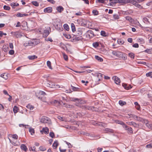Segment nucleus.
<instances>
[{"instance_id": "1", "label": "nucleus", "mask_w": 152, "mask_h": 152, "mask_svg": "<svg viewBox=\"0 0 152 152\" xmlns=\"http://www.w3.org/2000/svg\"><path fill=\"white\" fill-rule=\"evenodd\" d=\"M113 55L120 58H124V59L127 58L126 54L118 50H113L112 52Z\"/></svg>"}, {"instance_id": "2", "label": "nucleus", "mask_w": 152, "mask_h": 152, "mask_svg": "<svg viewBox=\"0 0 152 152\" xmlns=\"http://www.w3.org/2000/svg\"><path fill=\"white\" fill-rule=\"evenodd\" d=\"M46 86L48 87L52 88H58L60 87L58 85H56L55 83L52 81H48L46 83Z\"/></svg>"}, {"instance_id": "3", "label": "nucleus", "mask_w": 152, "mask_h": 152, "mask_svg": "<svg viewBox=\"0 0 152 152\" xmlns=\"http://www.w3.org/2000/svg\"><path fill=\"white\" fill-rule=\"evenodd\" d=\"M132 116L134 119L139 121L143 123H146V122H147V120L141 117H138L136 115H132Z\"/></svg>"}, {"instance_id": "4", "label": "nucleus", "mask_w": 152, "mask_h": 152, "mask_svg": "<svg viewBox=\"0 0 152 152\" xmlns=\"http://www.w3.org/2000/svg\"><path fill=\"white\" fill-rule=\"evenodd\" d=\"M40 121L42 123H48L49 124H50L51 122L50 119L48 118L45 116L42 117Z\"/></svg>"}, {"instance_id": "5", "label": "nucleus", "mask_w": 152, "mask_h": 152, "mask_svg": "<svg viewBox=\"0 0 152 152\" xmlns=\"http://www.w3.org/2000/svg\"><path fill=\"white\" fill-rule=\"evenodd\" d=\"M86 34L87 37L90 38H92L94 36V32L91 30L88 31L86 33Z\"/></svg>"}, {"instance_id": "6", "label": "nucleus", "mask_w": 152, "mask_h": 152, "mask_svg": "<svg viewBox=\"0 0 152 152\" xmlns=\"http://www.w3.org/2000/svg\"><path fill=\"white\" fill-rule=\"evenodd\" d=\"M50 30V28H47L44 30L43 33V36L44 37H46L49 34L50 32L49 29Z\"/></svg>"}, {"instance_id": "7", "label": "nucleus", "mask_w": 152, "mask_h": 152, "mask_svg": "<svg viewBox=\"0 0 152 152\" xmlns=\"http://www.w3.org/2000/svg\"><path fill=\"white\" fill-rule=\"evenodd\" d=\"M37 40L36 39H34L28 41L29 46H32L37 45L38 43L36 41Z\"/></svg>"}, {"instance_id": "8", "label": "nucleus", "mask_w": 152, "mask_h": 152, "mask_svg": "<svg viewBox=\"0 0 152 152\" xmlns=\"http://www.w3.org/2000/svg\"><path fill=\"white\" fill-rule=\"evenodd\" d=\"M126 126V127H123V128H124L125 130L127 131L128 133L129 134H133V132L132 128L131 127L128 126L127 125Z\"/></svg>"}, {"instance_id": "9", "label": "nucleus", "mask_w": 152, "mask_h": 152, "mask_svg": "<svg viewBox=\"0 0 152 152\" xmlns=\"http://www.w3.org/2000/svg\"><path fill=\"white\" fill-rule=\"evenodd\" d=\"M126 123L129 125L132 126L134 127L137 128L139 127V125L133 121L127 122Z\"/></svg>"}, {"instance_id": "10", "label": "nucleus", "mask_w": 152, "mask_h": 152, "mask_svg": "<svg viewBox=\"0 0 152 152\" xmlns=\"http://www.w3.org/2000/svg\"><path fill=\"white\" fill-rule=\"evenodd\" d=\"M43 94H45V92L42 91H39V92L36 93V96L38 98V99L40 98L41 97Z\"/></svg>"}, {"instance_id": "11", "label": "nucleus", "mask_w": 152, "mask_h": 152, "mask_svg": "<svg viewBox=\"0 0 152 152\" xmlns=\"http://www.w3.org/2000/svg\"><path fill=\"white\" fill-rule=\"evenodd\" d=\"M51 103L52 104H56L58 105H62V104H63V102L62 101H58L56 99L53 100L52 101H51Z\"/></svg>"}, {"instance_id": "12", "label": "nucleus", "mask_w": 152, "mask_h": 152, "mask_svg": "<svg viewBox=\"0 0 152 152\" xmlns=\"http://www.w3.org/2000/svg\"><path fill=\"white\" fill-rule=\"evenodd\" d=\"M11 33L17 38L20 37L21 36V35L18 31L12 32Z\"/></svg>"}, {"instance_id": "13", "label": "nucleus", "mask_w": 152, "mask_h": 152, "mask_svg": "<svg viewBox=\"0 0 152 152\" xmlns=\"http://www.w3.org/2000/svg\"><path fill=\"white\" fill-rule=\"evenodd\" d=\"M113 79L114 80L115 83L116 84H118L120 83V80L118 77L117 76H114Z\"/></svg>"}, {"instance_id": "14", "label": "nucleus", "mask_w": 152, "mask_h": 152, "mask_svg": "<svg viewBox=\"0 0 152 152\" xmlns=\"http://www.w3.org/2000/svg\"><path fill=\"white\" fill-rule=\"evenodd\" d=\"M52 11V8L51 7H48L45 8L44 11L45 12L51 13Z\"/></svg>"}, {"instance_id": "15", "label": "nucleus", "mask_w": 152, "mask_h": 152, "mask_svg": "<svg viewBox=\"0 0 152 152\" xmlns=\"http://www.w3.org/2000/svg\"><path fill=\"white\" fill-rule=\"evenodd\" d=\"M116 123L122 125L123 127H126V125L122 121H121L118 120L116 121Z\"/></svg>"}, {"instance_id": "16", "label": "nucleus", "mask_w": 152, "mask_h": 152, "mask_svg": "<svg viewBox=\"0 0 152 152\" xmlns=\"http://www.w3.org/2000/svg\"><path fill=\"white\" fill-rule=\"evenodd\" d=\"M28 14H21L20 12L18 13L16 15V16L19 17H23L25 16H27Z\"/></svg>"}, {"instance_id": "17", "label": "nucleus", "mask_w": 152, "mask_h": 152, "mask_svg": "<svg viewBox=\"0 0 152 152\" xmlns=\"http://www.w3.org/2000/svg\"><path fill=\"white\" fill-rule=\"evenodd\" d=\"M122 86L124 87L126 90H129L132 88V86L130 85H129L128 86L126 84H123Z\"/></svg>"}, {"instance_id": "18", "label": "nucleus", "mask_w": 152, "mask_h": 152, "mask_svg": "<svg viewBox=\"0 0 152 152\" xmlns=\"http://www.w3.org/2000/svg\"><path fill=\"white\" fill-rule=\"evenodd\" d=\"M97 79H96L97 81H99L101 79H102V74L101 73H98L97 74Z\"/></svg>"}, {"instance_id": "19", "label": "nucleus", "mask_w": 152, "mask_h": 152, "mask_svg": "<svg viewBox=\"0 0 152 152\" xmlns=\"http://www.w3.org/2000/svg\"><path fill=\"white\" fill-rule=\"evenodd\" d=\"M145 125L146 126L148 127L149 129H152V124L149 123L148 121L147 120V122H146Z\"/></svg>"}, {"instance_id": "20", "label": "nucleus", "mask_w": 152, "mask_h": 152, "mask_svg": "<svg viewBox=\"0 0 152 152\" xmlns=\"http://www.w3.org/2000/svg\"><path fill=\"white\" fill-rule=\"evenodd\" d=\"M56 9L58 12L61 13L64 10V8L62 6H60L57 7Z\"/></svg>"}, {"instance_id": "21", "label": "nucleus", "mask_w": 152, "mask_h": 152, "mask_svg": "<svg viewBox=\"0 0 152 152\" xmlns=\"http://www.w3.org/2000/svg\"><path fill=\"white\" fill-rule=\"evenodd\" d=\"M58 145L57 141H55L54 142L53 144V147L54 149H56Z\"/></svg>"}, {"instance_id": "22", "label": "nucleus", "mask_w": 152, "mask_h": 152, "mask_svg": "<svg viewBox=\"0 0 152 152\" xmlns=\"http://www.w3.org/2000/svg\"><path fill=\"white\" fill-rule=\"evenodd\" d=\"M20 148L25 151H26L27 150V148L24 144H22L20 146Z\"/></svg>"}, {"instance_id": "23", "label": "nucleus", "mask_w": 152, "mask_h": 152, "mask_svg": "<svg viewBox=\"0 0 152 152\" xmlns=\"http://www.w3.org/2000/svg\"><path fill=\"white\" fill-rule=\"evenodd\" d=\"M42 131L45 134H47L49 133V129L47 127L43 128Z\"/></svg>"}, {"instance_id": "24", "label": "nucleus", "mask_w": 152, "mask_h": 152, "mask_svg": "<svg viewBox=\"0 0 152 152\" xmlns=\"http://www.w3.org/2000/svg\"><path fill=\"white\" fill-rule=\"evenodd\" d=\"M37 57L35 55L30 56L28 57V58L30 60H34L37 58Z\"/></svg>"}, {"instance_id": "25", "label": "nucleus", "mask_w": 152, "mask_h": 152, "mask_svg": "<svg viewBox=\"0 0 152 152\" xmlns=\"http://www.w3.org/2000/svg\"><path fill=\"white\" fill-rule=\"evenodd\" d=\"M74 39H76V40L78 41L82 39V37L80 36H74Z\"/></svg>"}, {"instance_id": "26", "label": "nucleus", "mask_w": 152, "mask_h": 152, "mask_svg": "<svg viewBox=\"0 0 152 152\" xmlns=\"http://www.w3.org/2000/svg\"><path fill=\"white\" fill-rule=\"evenodd\" d=\"M134 104L136 108L138 110H140V106L137 102H135L134 103Z\"/></svg>"}, {"instance_id": "27", "label": "nucleus", "mask_w": 152, "mask_h": 152, "mask_svg": "<svg viewBox=\"0 0 152 152\" xmlns=\"http://www.w3.org/2000/svg\"><path fill=\"white\" fill-rule=\"evenodd\" d=\"M95 58L96 60L100 62L102 61H103V60L102 58L98 56H95Z\"/></svg>"}, {"instance_id": "28", "label": "nucleus", "mask_w": 152, "mask_h": 152, "mask_svg": "<svg viewBox=\"0 0 152 152\" xmlns=\"http://www.w3.org/2000/svg\"><path fill=\"white\" fill-rule=\"evenodd\" d=\"M125 18L127 20H128L130 22H132L133 21V20L131 17L129 16H126Z\"/></svg>"}, {"instance_id": "29", "label": "nucleus", "mask_w": 152, "mask_h": 152, "mask_svg": "<svg viewBox=\"0 0 152 152\" xmlns=\"http://www.w3.org/2000/svg\"><path fill=\"white\" fill-rule=\"evenodd\" d=\"M105 131L107 132H109L111 133H113L114 132V130L111 129H110L108 128H106L105 129Z\"/></svg>"}, {"instance_id": "30", "label": "nucleus", "mask_w": 152, "mask_h": 152, "mask_svg": "<svg viewBox=\"0 0 152 152\" xmlns=\"http://www.w3.org/2000/svg\"><path fill=\"white\" fill-rule=\"evenodd\" d=\"M0 76L5 80H7L8 78V77L6 73L2 74L0 75Z\"/></svg>"}, {"instance_id": "31", "label": "nucleus", "mask_w": 152, "mask_h": 152, "mask_svg": "<svg viewBox=\"0 0 152 152\" xmlns=\"http://www.w3.org/2000/svg\"><path fill=\"white\" fill-rule=\"evenodd\" d=\"M119 104L120 105L122 106L124 105H125L126 104V103L124 101H123L121 100L119 101Z\"/></svg>"}, {"instance_id": "32", "label": "nucleus", "mask_w": 152, "mask_h": 152, "mask_svg": "<svg viewBox=\"0 0 152 152\" xmlns=\"http://www.w3.org/2000/svg\"><path fill=\"white\" fill-rule=\"evenodd\" d=\"M101 34L104 37H107V34L104 31H101Z\"/></svg>"}, {"instance_id": "33", "label": "nucleus", "mask_w": 152, "mask_h": 152, "mask_svg": "<svg viewBox=\"0 0 152 152\" xmlns=\"http://www.w3.org/2000/svg\"><path fill=\"white\" fill-rule=\"evenodd\" d=\"M71 86L72 87V89L73 90V91H79V89H80L76 87L72 86V85H71Z\"/></svg>"}, {"instance_id": "34", "label": "nucleus", "mask_w": 152, "mask_h": 152, "mask_svg": "<svg viewBox=\"0 0 152 152\" xmlns=\"http://www.w3.org/2000/svg\"><path fill=\"white\" fill-rule=\"evenodd\" d=\"M77 34L79 35H81L82 34L83 31L81 29L79 28L77 31Z\"/></svg>"}, {"instance_id": "35", "label": "nucleus", "mask_w": 152, "mask_h": 152, "mask_svg": "<svg viewBox=\"0 0 152 152\" xmlns=\"http://www.w3.org/2000/svg\"><path fill=\"white\" fill-rule=\"evenodd\" d=\"M29 131L31 135H33L34 133V129L31 128H29Z\"/></svg>"}, {"instance_id": "36", "label": "nucleus", "mask_w": 152, "mask_h": 152, "mask_svg": "<svg viewBox=\"0 0 152 152\" xmlns=\"http://www.w3.org/2000/svg\"><path fill=\"white\" fill-rule=\"evenodd\" d=\"M71 28L72 31L73 32H74L76 31L75 27V26L73 23H72L71 24Z\"/></svg>"}, {"instance_id": "37", "label": "nucleus", "mask_w": 152, "mask_h": 152, "mask_svg": "<svg viewBox=\"0 0 152 152\" xmlns=\"http://www.w3.org/2000/svg\"><path fill=\"white\" fill-rule=\"evenodd\" d=\"M118 43L120 45H122L123 44L124 41L121 39H118L117 40Z\"/></svg>"}, {"instance_id": "38", "label": "nucleus", "mask_w": 152, "mask_h": 152, "mask_svg": "<svg viewBox=\"0 0 152 152\" xmlns=\"http://www.w3.org/2000/svg\"><path fill=\"white\" fill-rule=\"evenodd\" d=\"M47 64L48 66L50 69H52V68L51 65V62L50 61H48L47 62Z\"/></svg>"}, {"instance_id": "39", "label": "nucleus", "mask_w": 152, "mask_h": 152, "mask_svg": "<svg viewBox=\"0 0 152 152\" xmlns=\"http://www.w3.org/2000/svg\"><path fill=\"white\" fill-rule=\"evenodd\" d=\"M152 50L151 48V49H147L145 50V52L149 54H152Z\"/></svg>"}, {"instance_id": "40", "label": "nucleus", "mask_w": 152, "mask_h": 152, "mask_svg": "<svg viewBox=\"0 0 152 152\" xmlns=\"http://www.w3.org/2000/svg\"><path fill=\"white\" fill-rule=\"evenodd\" d=\"M62 27V25L59 23V24H57L56 25V28L57 29H61Z\"/></svg>"}, {"instance_id": "41", "label": "nucleus", "mask_w": 152, "mask_h": 152, "mask_svg": "<svg viewBox=\"0 0 152 152\" xmlns=\"http://www.w3.org/2000/svg\"><path fill=\"white\" fill-rule=\"evenodd\" d=\"M62 54L64 59L65 61H67L68 60V57L64 53H63Z\"/></svg>"}, {"instance_id": "42", "label": "nucleus", "mask_w": 152, "mask_h": 152, "mask_svg": "<svg viewBox=\"0 0 152 152\" xmlns=\"http://www.w3.org/2000/svg\"><path fill=\"white\" fill-rule=\"evenodd\" d=\"M64 27L66 30L68 31L69 29V26L66 24H65L64 25Z\"/></svg>"}, {"instance_id": "43", "label": "nucleus", "mask_w": 152, "mask_h": 152, "mask_svg": "<svg viewBox=\"0 0 152 152\" xmlns=\"http://www.w3.org/2000/svg\"><path fill=\"white\" fill-rule=\"evenodd\" d=\"M39 99L44 102H47V99L45 96L41 97Z\"/></svg>"}, {"instance_id": "44", "label": "nucleus", "mask_w": 152, "mask_h": 152, "mask_svg": "<svg viewBox=\"0 0 152 152\" xmlns=\"http://www.w3.org/2000/svg\"><path fill=\"white\" fill-rule=\"evenodd\" d=\"M4 10H9L10 9V7L8 6L4 5L3 7Z\"/></svg>"}, {"instance_id": "45", "label": "nucleus", "mask_w": 152, "mask_h": 152, "mask_svg": "<svg viewBox=\"0 0 152 152\" xmlns=\"http://www.w3.org/2000/svg\"><path fill=\"white\" fill-rule=\"evenodd\" d=\"M26 107L27 108L29 109L30 110H32L34 108V107L33 106L30 104H28L27 105Z\"/></svg>"}, {"instance_id": "46", "label": "nucleus", "mask_w": 152, "mask_h": 152, "mask_svg": "<svg viewBox=\"0 0 152 152\" xmlns=\"http://www.w3.org/2000/svg\"><path fill=\"white\" fill-rule=\"evenodd\" d=\"M3 49L5 52H7L8 51L9 48L7 47L6 45L4 46L3 47Z\"/></svg>"}, {"instance_id": "47", "label": "nucleus", "mask_w": 152, "mask_h": 152, "mask_svg": "<svg viewBox=\"0 0 152 152\" xmlns=\"http://www.w3.org/2000/svg\"><path fill=\"white\" fill-rule=\"evenodd\" d=\"M32 3L33 5L36 7L38 6L39 5V3L36 1H33L32 2Z\"/></svg>"}, {"instance_id": "48", "label": "nucleus", "mask_w": 152, "mask_h": 152, "mask_svg": "<svg viewBox=\"0 0 152 152\" xmlns=\"http://www.w3.org/2000/svg\"><path fill=\"white\" fill-rule=\"evenodd\" d=\"M146 76L150 77H152V72H149L147 73L146 75Z\"/></svg>"}, {"instance_id": "49", "label": "nucleus", "mask_w": 152, "mask_h": 152, "mask_svg": "<svg viewBox=\"0 0 152 152\" xmlns=\"http://www.w3.org/2000/svg\"><path fill=\"white\" fill-rule=\"evenodd\" d=\"M10 5L12 7V8L13 9H15L16 7L15 5V3H10Z\"/></svg>"}, {"instance_id": "50", "label": "nucleus", "mask_w": 152, "mask_h": 152, "mask_svg": "<svg viewBox=\"0 0 152 152\" xmlns=\"http://www.w3.org/2000/svg\"><path fill=\"white\" fill-rule=\"evenodd\" d=\"M12 138L15 139H17L18 138V136L16 134H14L11 135Z\"/></svg>"}, {"instance_id": "51", "label": "nucleus", "mask_w": 152, "mask_h": 152, "mask_svg": "<svg viewBox=\"0 0 152 152\" xmlns=\"http://www.w3.org/2000/svg\"><path fill=\"white\" fill-rule=\"evenodd\" d=\"M18 108L16 106H15L13 108V111L15 113H16L17 112Z\"/></svg>"}, {"instance_id": "52", "label": "nucleus", "mask_w": 152, "mask_h": 152, "mask_svg": "<svg viewBox=\"0 0 152 152\" xmlns=\"http://www.w3.org/2000/svg\"><path fill=\"white\" fill-rule=\"evenodd\" d=\"M45 40L46 41H50L51 42H52L53 41V40L51 38L48 37V38H45Z\"/></svg>"}, {"instance_id": "53", "label": "nucleus", "mask_w": 152, "mask_h": 152, "mask_svg": "<svg viewBox=\"0 0 152 152\" xmlns=\"http://www.w3.org/2000/svg\"><path fill=\"white\" fill-rule=\"evenodd\" d=\"M92 13L94 15H98L99 12L97 10H93Z\"/></svg>"}, {"instance_id": "54", "label": "nucleus", "mask_w": 152, "mask_h": 152, "mask_svg": "<svg viewBox=\"0 0 152 152\" xmlns=\"http://www.w3.org/2000/svg\"><path fill=\"white\" fill-rule=\"evenodd\" d=\"M93 46L95 48H97L99 46V43L97 42H94L93 44Z\"/></svg>"}, {"instance_id": "55", "label": "nucleus", "mask_w": 152, "mask_h": 152, "mask_svg": "<svg viewBox=\"0 0 152 152\" xmlns=\"http://www.w3.org/2000/svg\"><path fill=\"white\" fill-rule=\"evenodd\" d=\"M129 56L132 58H134V54L133 53H130L129 54Z\"/></svg>"}, {"instance_id": "56", "label": "nucleus", "mask_w": 152, "mask_h": 152, "mask_svg": "<svg viewBox=\"0 0 152 152\" xmlns=\"http://www.w3.org/2000/svg\"><path fill=\"white\" fill-rule=\"evenodd\" d=\"M113 17L115 19H118L119 18V16L117 14H114Z\"/></svg>"}, {"instance_id": "57", "label": "nucleus", "mask_w": 152, "mask_h": 152, "mask_svg": "<svg viewBox=\"0 0 152 152\" xmlns=\"http://www.w3.org/2000/svg\"><path fill=\"white\" fill-rule=\"evenodd\" d=\"M85 108L86 109L88 110H92V108H94L93 107H91L88 106H87L85 107Z\"/></svg>"}, {"instance_id": "58", "label": "nucleus", "mask_w": 152, "mask_h": 152, "mask_svg": "<svg viewBox=\"0 0 152 152\" xmlns=\"http://www.w3.org/2000/svg\"><path fill=\"white\" fill-rule=\"evenodd\" d=\"M39 149L41 151H44L46 150V148L45 147L42 146L40 147H39Z\"/></svg>"}, {"instance_id": "59", "label": "nucleus", "mask_w": 152, "mask_h": 152, "mask_svg": "<svg viewBox=\"0 0 152 152\" xmlns=\"http://www.w3.org/2000/svg\"><path fill=\"white\" fill-rule=\"evenodd\" d=\"M50 136L53 138L55 137L54 134L53 132H50L49 133Z\"/></svg>"}, {"instance_id": "60", "label": "nucleus", "mask_w": 152, "mask_h": 152, "mask_svg": "<svg viewBox=\"0 0 152 152\" xmlns=\"http://www.w3.org/2000/svg\"><path fill=\"white\" fill-rule=\"evenodd\" d=\"M96 2L103 3L104 2V0H96Z\"/></svg>"}, {"instance_id": "61", "label": "nucleus", "mask_w": 152, "mask_h": 152, "mask_svg": "<svg viewBox=\"0 0 152 152\" xmlns=\"http://www.w3.org/2000/svg\"><path fill=\"white\" fill-rule=\"evenodd\" d=\"M134 2H136V3H140L141 2H142L144 0H132Z\"/></svg>"}, {"instance_id": "62", "label": "nucleus", "mask_w": 152, "mask_h": 152, "mask_svg": "<svg viewBox=\"0 0 152 152\" xmlns=\"http://www.w3.org/2000/svg\"><path fill=\"white\" fill-rule=\"evenodd\" d=\"M67 145H68V147L69 148H71L72 147V146L71 145V144L69 142H68L66 141H65Z\"/></svg>"}, {"instance_id": "63", "label": "nucleus", "mask_w": 152, "mask_h": 152, "mask_svg": "<svg viewBox=\"0 0 152 152\" xmlns=\"http://www.w3.org/2000/svg\"><path fill=\"white\" fill-rule=\"evenodd\" d=\"M132 46L133 47L137 48L139 47V45L138 44L136 43L133 45Z\"/></svg>"}, {"instance_id": "64", "label": "nucleus", "mask_w": 152, "mask_h": 152, "mask_svg": "<svg viewBox=\"0 0 152 152\" xmlns=\"http://www.w3.org/2000/svg\"><path fill=\"white\" fill-rule=\"evenodd\" d=\"M59 150L61 152H65L66 151V149H62L61 147L59 148Z\"/></svg>"}]
</instances>
